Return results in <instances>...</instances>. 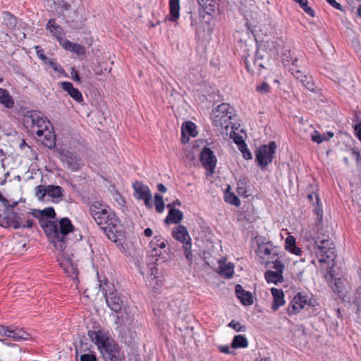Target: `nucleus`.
I'll use <instances>...</instances> for the list:
<instances>
[{
    "label": "nucleus",
    "mask_w": 361,
    "mask_h": 361,
    "mask_svg": "<svg viewBox=\"0 0 361 361\" xmlns=\"http://www.w3.org/2000/svg\"><path fill=\"white\" fill-rule=\"evenodd\" d=\"M30 214L39 219V224L56 249L63 250L67 247V235L73 231V226L68 218H62L59 223L47 220L44 217L54 219L56 216L53 207L42 210L34 209Z\"/></svg>",
    "instance_id": "1"
},
{
    "label": "nucleus",
    "mask_w": 361,
    "mask_h": 361,
    "mask_svg": "<svg viewBox=\"0 0 361 361\" xmlns=\"http://www.w3.org/2000/svg\"><path fill=\"white\" fill-rule=\"evenodd\" d=\"M314 245L317 250L316 255L320 271L324 272L328 280L332 276L331 269H334L336 257L335 245L332 240L325 235H318L314 240Z\"/></svg>",
    "instance_id": "2"
},
{
    "label": "nucleus",
    "mask_w": 361,
    "mask_h": 361,
    "mask_svg": "<svg viewBox=\"0 0 361 361\" xmlns=\"http://www.w3.org/2000/svg\"><path fill=\"white\" fill-rule=\"evenodd\" d=\"M87 336L98 347L105 361H121L118 345L102 331H88Z\"/></svg>",
    "instance_id": "3"
},
{
    "label": "nucleus",
    "mask_w": 361,
    "mask_h": 361,
    "mask_svg": "<svg viewBox=\"0 0 361 361\" xmlns=\"http://www.w3.org/2000/svg\"><path fill=\"white\" fill-rule=\"evenodd\" d=\"M116 313L118 314L115 319L116 330L118 332V336L126 344H130L136 336V332L133 326V316L128 311L127 307H124V310Z\"/></svg>",
    "instance_id": "4"
},
{
    "label": "nucleus",
    "mask_w": 361,
    "mask_h": 361,
    "mask_svg": "<svg viewBox=\"0 0 361 361\" xmlns=\"http://www.w3.org/2000/svg\"><path fill=\"white\" fill-rule=\"evenodd\" d=\"M235 116V109L228 104L223 103L212 111L211 118L214 126L227 130Z\"/></svg>",
    "instance_id": "5"
},
{
    "label": "nucleus",
    "mask_w": 361,
    "mask_h": 361,
    "mask_svg": "<svg viewBox=\"0 0 361 361\" xmlns=\"http://www.w3.org/2000/svg\"><path fill=\"white\" fill-rule=\"evenodd\" d=\"M66 247L59 250L57 256V261L61 268L63 269L65 273L73 279L77 277L78 274V259L75 255L69 250H66Z\"/></svg>",
    "instance_id": "6"
},
{
    "label": "nucleus",
    "mask_w": 361,
    "mask_h": 361,
    "mask_svg": "<svg viewBox=\"0 0 361 361\" xmlns=\"http://www.w3.org/2000/svg\"><path fill=\"white\" fill-rule=\"evenodd\" d=\"M105 224H98L107 235L108 238L115 243L119 240V238L123 236L122 226L120 220L113 212L112 216L106 215L104 217Z\"/></svg>",
    "instance_id": "7"
},
{
    "label": "nucleus",
    "mask_w": 361,
    "mask_h": 361,
    "mask_svg": "<svg viewBox=\"0 0 361 361\" xmlns=\"http://www.w3.org/2000/svg\"><path fill=\"white\" fill-rule=\"evenodd\" d=\"M100 288L105 297L108 307L114 312H118L126 307L123 299L116 293L111 292L112 285L106 280L100 281Z\"/></svg>",
    "instance_id": "8"
},
{
    "label": "nucleus",
    "mask_w": 361,
    "mask_h": 361,
    "mask_svg": "<svg viewBox=\"0 0 361 361\" xmlns=\"http://www.w3.org/2000/svg\"><path fill=\"white\" fill-rule=\"evenodd\" d=\"M288 262L289 257L283 251L274 252L272 255V283L277 285L284 281L283 272L285 264Z\"/></svg>",
    "instance_id": "9"
},
{
    "label": "nucleus",
    "mask_w": 361,
    "mask_h": 361,
    "mask_svg": "<svg viewBox=\"0 0 361 361\" xmlns=\"http://www.w3.org/2000/svg\"><path fill=\"white\" fill-rule=\"evenodd\" d=\"M273 43L276 54L280 56L281 61L285 66H288L290 63L293 66H297L298 59L297 57L293 59L290 49L286 47L282 38L276 39Z\"/></svg>",
    "instance_id": "10"
},
{
    "label": "nucleus",
    "mask_w": 361,
    "mask_h": 361,
    "mask_svg": "<svg viewBox=\"0 0 361 361\" xmlns=\"http://www.w3.org/2000/svg\"><path fill=\"white\" fill-rule=\"evenodd\" d=\"M90 213L97 224H105L104 217L113 216V210L99 201L93 202L90 207Z\"/></svg>",
    "instance_id": "11"
},
{
    "label": "nucleus",
    "mask_w": 361,
    "mask_h": 361,
    "mask_svg": "<svg viewBox=\"0 0 361 361\" xmlns=\"http://www.w3.org/2000/svg\"><path fill=\"white\" fill-rule=\"evenodd\" d=\"M256 162L262 170L271 163V142L259 147L255 151Z\"/></svg>",
    "instance_id": "12"
},
{
    "label": "nucleus",
    "mask_w": 361,
    "mask_h": 361,
    "mask_svg": "<svg viewBox=\"0 0 361 361\" xmlns=\"http://www.w3.org/2000/svg\"><path fill=\"white\" fill-rule=\"evenodd\" d=\"M25 122L31 123V128L33 133L38 128V126L47 125L50 126V121L40 111H31L30 115L25 117Z\"/></svg>",
    "instance_id": "13"
},
{
    "label": "nucleus",
    "mask_w": 361,
    "mask_h": 361,
    "mask_svg": "<svg viewBox=\"0 0 361 361\" xmlns=\"http://www.w3.org/2000/svg\"><path fill=\"white\" fill-rule=\"evenodd\" d=\"M200 161L207 170L212 173L214 171L216 164V158L210 148L204 147L202 149L200 154Z\"/></svg>",
    "instance_id": "14"
},
{
    "label": "nucleus",
    "mask_w": 361,
    "mask_h": 361,
    "mask_svg": "<svg viewBox=\"0 0 361 361\" xmlns=\"http://www.w3.org/2000/svg\"><path fill=\"white\" fill-rule=\"evenodd\" d=\"M309 298L307 295L302 293H298L290 302L288 312L290 314H295L300 312L307 304Z\"/></svg>",
    "instance_id": "15"
},
{
    "label": "nucleus",
    "mask_w": 361,
    "mask_h": 361,
    "mask_svg": "<svg viewBox=\"0 0 361 361\" xmlns=\"http://www.w3.org/2000/svg\"><path fill=\"white\" fill-rule=\"evenodd\" d=\"M38 140L48 148L52 149L56 145V135L54 132V128L47 129L43 131L40 136H37Z\"/></svg>",
    "instance_id": "16"
},
{
    "label": "nucleus",
    "mask_w": 361,
    "mask_h": 361,
    "mask_svg": "<svg viewBox=\"0 0 361 361\" xmlns=\"http://www.w3.org/2000/svg\"><path fill=\"white\" fill-rule=\"evenodd\" d=\"M19 219L20 217L18 216V214L12 212L0 220V225L5 228L12 226L15 229L20 228L21 224L19 222Z\"/></svg>",
    "instance_id": "17"
},
{
    "label": "nucleus",
    "mask_w": 361,
    "mask_h": 361,
    "mask_svg": "<svg viewBox=\"0 0 361 361\" xmlns=\"http://www.w3.org/2000/svg\"><path fill=\"white\" fill-rule=\"evenodd\" d=\"M61 87L77 102H82L83 100L82 93L77 89L75 88L71 82L64 81L60 84Z\"/></svg>",
    "instance_id": "18"
},
{
    "label": "nucleus",
    "mask_w": 361,
    "mask_h": 361,
    "mask_svg": "<svg viewBox=\"0 0 361 361\" xmlns=\"http://www.w3.org/2000/svg\"><path fill=\"white\" fill-rule=\"evenodd\" d=\"M256 254L261 259L260 263L266 265L269 264L271 254L270 245L269 243L259 244L256 250Z\"/></svg>",
    "instance_id": "19"
},
{
    "label": "nucleus",
    "mask_w": 361,
    "mask_h": 361,
    "mask_svg": "<svg viewBox=\"0 0 361 361\" xmlns=\"http://www.w3.org/2000/svg\"><path fill=\"white\" fill-rule=\"evenodd\" d=\"M66 161L72 171H76L83 166L81 158L74 152H68L66 155Z\"/></svg>",
    "instance_id": "20"
},
{
    "label": "nucleus",
    "mask_w": 361,
    "mask_h": 361,
    "mask_svg": "<svg viewBox=\"0 0 361 361\" xmlns=\"http://www.w3.org/2000/svg\"><path fill=\"white\" fill-rule=\"evenodd\" d=\"M321 272L323 274L324 277L325 278L326 282L329 284L330 287L331 288V289L333 290L334 292L338 293H340L342 292V290L345 286V281L341 278L334 277V274L333 273L334 272L333 269H331L332 276L330 279H329L328 280L324 276V272L323 271H321Z\"/></svg>",
    "instance_id": "21"
},
{
    "label": "nucleus",
    "mask_w": 361,
    "mask_h": 361,
    "mask_svg": "<svg viewBox=\"0 0 361 361\" xmlns=\"http://www.w3.org/2000/svg\"><path fill=\"white\" fill-rule=\"evenodd\" d=\"M235 295L244 305H251L253 303L252 294L243 289L240 284L235 286Z\"/></svg>",
    "instance_id": "22"
},
{
    "label": "nucleus",
    "mask_w": 361,
    "mask_h": 361,
    "mask_svg": "<svg viewBox=\"0 0 361 361\" xmlns=\"http://www.w3.org/2000/svg\"><path fill=\"white\" fill-rule=\"evenodd\" d=\"M61 44L66 50L72 51L78 56H82L86 52L85 48L82 45L73 43L66 39H61Z\"/></svg>",
    "instance_id": "23"
},
{
    "label": "nucleus",
    "mask_w": 361,
    "mask_h": 361,
    "mask_svg": "<svg viewBox=\"0 0 361 361\" xmlns=\"http://www.w3.org/2000/svg\"><path fill=\"white\" fill-rule=\"evenodd\" d=\"M173 237L178 241L182 243L188 240H190L191 238L188 233L187 228L183 225L178 226L172 231Z\"/></svg>",
    "instance_id": "24"
},
{
    "label": "nucleus",
    "mask_w": 361,
    "mask_h": 361,
    "mask_svg": "<svg viewBox=\"0 0 361 361\" xmlns=\"http://www.w3.org/2000/svg\"><path fill=\"white\" fill-rule=\"evenodd\" d=\"M310 139L313 142L317 144H321L324 142L329 141L331 138L334 136V133L332 132H326L325 133H320L319 131L316 130H313L310 134Z\"/></svg>",
    "instance_id": "25"
},
{
    "label": "nucleus",
    "mask_w": 361,
    "mask_h": 361,
    "mask_svg": "<svg viewBox=\"0 0 361 361\" xmlns=\"http://www.w3.org/2000/svg\"><path fill=\"white\" fill-rule=\"evenodd\" d=\"M272 297L274 302L272 303V309L277 310L286 303L284 293L281 289L272 288Z\"/></svg>",
    "instance_id": "26"
},
{
    "label": "nucleus",
    "mask_w": 361,
    "mask_h": 361,
    "mask_svg": "<svg viewBox=\"0 0 361 361\" xmlns=\"http://www.w3.org/2000/svg\"><path fill=\"white\" fill-rule=\"evenodd\" d=\"M290 71L293 76L299 80L305 88L310 91L314 90V84L310 78L302 75V73L298 70L294 71L293 69H291Z\"/></svg>",
    "instance_id": "27"
},
{
    "label": "nucleus",
    "mask_w": 361,
    "mask_h": 361,
    "mask_svg": "<svg viewBox=\"0 0 361 361\" xmlns=\"http://www.w3.org/2000/svg\"><path fill=\"white\" fill-rule=\"evenodd\" d=\"M284 246L286 251L296 256H300L302 254V250L296 245V240L293 235H288L286 238Z\"/></svg>",
    "instance_id": "28"
},
{
    "label": "nucleus",
    "mask_w": 361,
    "mask_h": 361,
    "mask_svg": "<svg viewBox=\"0 0 361 361\" xmlns=\"http://www.w3.org/2000/svg\"><path fill=\"white\" fill-rule=\"evenodd\" d=\"M133 188L135 192V197L138 199H143L151 194L148 186L142 184L141 182L136 181L133 184Z\"/></svg>",
    "instance_id": "29"
},
{
    "label": "nucleus",
    "mask_w": 361,
    "mask_h": 361,
    "mask_svg": "<svg viewBox=\"0 0 361 361\" xmlns=\"http://www.w3.org/2000/svg\"><path fill=\"white\" fill-rule=\"evenodd\" d=\"M220 274L224 276L226 279H231L234 274V265L231 262L226 263L225 261H219Z\"/></svg>",
    "instance_id": "30"
},
{
    "label": "nucleus",
    "mask_w": 361,
    "mask_h": 361,
    "mask_svg": "<svg viewBox=\"0 0 361 361\" xmlns=\"http://www.w3.org/2000/svg\"><path fill=\"white\" fill-rule=\"evenodd\" d=\"M183 218V214L181 211L178 209L171 208L169 211L168 216L165 219V222L166 224H178L182 221Z\"/></svg>",
    "instance_id": "31"
},
{
    "label": "nucleus",
    "mask_w": 361,
    "mask_h": 361,
    "mask_svg": "<svg viewBox=\"0 0 361 361\" xmlns=\"http://www.w3.org/2000/svg\"><path fill=\"white\" fill-rule=\"evenodd\" d=\"M169 20L176 22L179 18L180 0H169Z\"/></svg>",
    "instance_id": "32"
},
{
    "label": "nucleus",
    "mask_w": 361,
    "mask_h": 361,
    "mask_svg": "<svg viewBox=\"0 0 361 361\" xmlns=\"http://www.w3.org/2000/svg\"><path fill=\"white\" fill-rule=\"evenodd\" d=\"M6 336L11 338L16 341H26L30 338L29 334L27 333L26 331H25L22 329H16L14 330H10L8 331V334H6Z\"/></svg>",
    "instance_id": "33"
},
{
    "label": "nucleus",
    "mask_w": 361,
    "mask_h": 361,
    "mask_svg": "<svg viewBox=\"0 0 361 361\" xmlns=\"http://www.w3.org/2000/svg\"><path fill=\"white\" fill-rule=\"evenodd\" d=\"M47 29L61 42L62 39V27L56 23V20L54 18H51L48 21L47 24Z\"/></svg>",
    "instance_id": "34"
},
{
    "label": "nucleus",
    "mask_w": 361,
    "mask_h": 361,
    "mask_svg": "<svg viewBox=\"0 0 361 361\" xmlns=\"http://www.w3.org/2000/svg\"><path fill=\"white\" fill-rule=\"evenodd\" d=\"M0 103L5 107L10 109L14 106V101L8 91L0 87Z\"/></svg>",
    "instance_id": "35"
},
{
    "label": "nucleus",
    "mask_w": 361,
    "mask_h": 361,
    "mask_svg": "<svg viewBox=\"0 0 361 361\" xmlns=\"http://www.w3.org/2000/svg\"><path fill=\"white\" fill-rule=\"evenodd\" d=\"M181 134H188V136L196 137L198 134L196 130V126L192 121H186L183 123L181 127Z\"/></svg>",
    "instance_id": "36"
},
{
    "label": "nucleus",
    "mask_w": 361,
    "mask_h": 361,
    "mask_svg": "<svg viewBox=\"0 0 361 361\" xmlns=\"http://www.w3.org/2000/svg\"><path fill=\"white\" fill-rule=\"evenodd\" d=\"M264 55L262 54L260 51H257V58L255 61L256 66H258L259 68H268L269 66V55L267 54L266 56V60L263 61Z\"/></svg>",
    "instance_id": "37"
},
{
    "label": "nucleus",
    "mask_w": 361,
    "mask_h": 361,
    "mask_svg": "<svg viewBox=\"0 0 361 361\" xmlns=\"http://www.w3.org/2000/svg\"><path fill=\"white\" fill-rule=\"evenodd\" d=\"M47 195L49 197L59 198L63 196V188L59 185H49L47 187Z\"/></svg>",
    "instance_id": "38"
},
{
    "label": "nucleus",
    "mask_w": 361,
    "mask_h": 361,
    "mask_svg": "<svg viewBox=\"0 0 361 361\" xmlns=\"http://www.w3.org/2000/svg\"><path fill=\"white\" fill-rule=\"evenodd\" d=\"M248 345L247 338L243 335H236L234 336L232 342L233 348H245Z\"/></svg>",
    "instance_id": "39"
},
{
    "label": "nucleus",
    "mask_w": 361,
    "mask_h": 361,
    "mask_svg": "<svg viewBox=\"0 0 361 361\" xmlns=\"http://www.w3.org/2000/svg\"><path fill=\"white\" fill-rule=\"evenodd\" d=\"M4 23L10 30H13L16 27L17 24V20L14 16L10 13H5L3 17Z\"/></svg>",
    "instance_id": "40"
},
{
    "label": "nucleus",
    "mask_w": 361,
    "mask_h": 361,
    "mask_svg": "<svg viewBox=\"0 0 361 361\" xmlns=\"http://www.w3.org/2000/svg\"><path fill=\"white\" fill-rule=\"evenodd\" d=\"M199 4L206 10L207 13L212 15L215 11L214 0H197Z\"/></svg>",
    "instance_id": "41"
},
{
    "label": "nucleus",
    "mask_w": 361,
    "mask_h": 361,
    "mask_svg": "<svg viewBox=\"0 0 361 361\" xmlns=\"http://www.w3.org/2000/svg\"><path fill=\"white\" fill-rule=\"evenodd\" d=\"M224 199L225 202L234 206L238 207L240 204L239 198L234 193L228 192H226Z\"/></svg>",
    "instance_id": "42"
},
{
    "label": "nucleus",
    "mask_w": 361,
    "mask_h": 361,
    "mask_svg": "<svg viewBox=\"0 0 361 361\" xmlns=\"http://www.w3.org/2000/svg\"><path fill=\"white\" fill-rule=\"evenodd\" d=\"M355 302L356 303V305L357 306V312H356L357 321L359 323L361 324V286H360V288L357 289V290L356 292Z\"/></svg>",
    "instance_id": "43"
},
{
    "label": "nucleus",
    "mask_w": 361,
    "mask_h": 361,
    "mask_svg": "<svg viewBox=\"0 0 361 361\" xmlns=\"http://www.w3.org/2000/svg\"><path fill=\"white\" fill-rule=\"evenodd\" d=\"M46 64L49 65L54 71H56L59 73H61L66 77L68 76V75L66 74V73L65 70L63 68V67L58 63L55 62L54 59H49L46 62Z\"/></svg>",
    "instance_id": "44"
},
{
    "label": "nucleus",
    "mask_w": 361,
    "mask_h": 361,
    "mask_svg": "<svg viewBox=\"0 0 361 361\" xmlns=\"http://www.w3.org/2000/svg\"><path fill=\"white\" fill-rule=\"evenodd\" d=\"M55 5L56 10L61 11H67L69 7V0H51Z\"/></svg>",
    "instance_id": "45"
},
{
    "label": "nucleus",
    "mask_w": 361,
    "mask_h": 361,
    "mask_svg": "<svg viewBox=\"0 0 361 361\" xmlns=\"http://www.w3.org/2000/svg\"><path fill=\"white\" fill-rule=\"evenodd\" d=\"M191 246H192L191 240L186 241L185 243H183V245L185 257L190 263H192V250H191Z\"/></svg>",
    "instance_id": "46"
},
{
    "label": "nucleus",
    "mask_w": 361,
    "mask_h": 361,
    "mask_svg": "<svg viewBox=\"0 0 361 361\" xmlns=\"http://www.w3.org/2000/svg\"><path fill=\"white\" fill-rule=\"evenodd\" d=\"M316 204L314 207V212L317 215V220L321 222L323 217V209L318 196H315Z\"/></svg>",
    "instance_id": "47"
},
{
    "label": "nucleus",
    "mask_w": 361,
    "mask_h": 361,
    "mask_svg": "<svg viewBox=\"0 0 361 361\" xmlns=\"http://www.w3.org/2000/svg\"><path fill=\"white\" fill-rule=\"evenodd\" d=\"M154 204L157 212L159 213H161L164 209V202L163 200V197L161 195L155 194Z\"/></svg>",
    "instance_id": "48"
},
{
    "label": "nucleus",
    "mask_w": 361,
    "mask_h": 361,
    "mask_svg": "<svg viewBox=\"0 0 361 361\" xmlns=\"http://www.w3.org/2000/svg\"><path fill=\"white\" fill-rule=\"evenodd\" d=\"M47 194V187L39 185L35 188V196L39 200H43L44 196Z\"/></svg>",
    "instance_id": "49"
},
{
    "label": "nucleus",
    "mask_w": 361,
    "mask_h": 361,
    "mask_svg": "<svg viewBox=\"0 0 361 361\" xmlns=\"http://www.w3.org/2000/svg\"><path fill=\"white\" fill-rule=\"evenodd\" d=\"M36 54L39 59H40L44 63L49 59L44 54V49L39 45L35 47Z\"/></svg>",
    "instance_id": "50"
},
{
    "label": "nucleus",
    "mask_w": 361,
    "mask_h": 361,
    "mask_svg": "<svg viewBox=\"0 0 361 361\" xmlns=\"http://www.w3.org/2000/svg\"><path fill=\"white\" fill-rule=\"evenodd\" d=\"M228 326L233 328L238 332L245 331L246 329L245 326L241 325L239 322H237L235 320H232L228 324Z\"/></svg>",
    "instance_id": "51"
},
{
    "label": "nucleus",
    "mask_w": 361,
    "mask_h": 361,
    "mask_svg": "<svg viewBox=\"0 0 361 361\" xmlns=\"http://www.w3.org/2000/svg\"><path fill=\"white\" fill-rule=\"evenodd\" d=\"M234 142L238 145V148H243L245 147V144H246L243 139V137L239 135L238 134L234 133V136L233 137Z\"/></svg>",
    "instance_id": "52"
},
{
    "label": "nucleus",
    "mask_w": 361,
    "mask_h": 361,
    "mask_svg": "<svg viewBox=\"0 0 361 361\" xmlns=\"http://www.w3.org/2000/svg\"><path fill=\"white\" fill-rule=\"evenodd\" d=\"M238 149L241 152V153L243 154V157H244V159H245L247 160L252 159V153L247 149V147L246 144H245V147H243V148L239 147Z\"/></svg>",
    "instance_id": "53"
},
{
    "label": "nucleus",
    "mask_w": 361,
    "mask_h": 361,
    "mask_svg": "<svg viewBox=\"0 0 361 361\" xmlns=\"http://www.w3.org/2000/svg\"><path fill=\"white\" fill-rule=\"evenodd\" d=\"M80 361H97V358L93 353L91 354H82L80 357Z\"/></svg>",
    "instance_id": "54"
},
{
    "label": "nucleus",
    "mask_w": 361,
    "mask_h": 361,
    "mask_svg": "<svg viewBox=\"0 0 361 361\" xmlns=\"http://www.w3.org/2000/svg\"><path fill=\"white\" fill-rule=\"evenodd\" d=\"M300 7L303 9V11L307 14H308L311 17L314 16V12L313 11V9L311 7L308 6V5H307V0L306 1H305L303 4H302L300 5Z\"/></svg>",
    "instance_id": "55"
},
{
    "label": "nucleus",
    "mask_w": 361,
    "mask_h": 361,
    "mask_svg": "<svg viewBox=\"0 0 361 361\" xmlns=\"http://www.w3.org/2000/svg\"><path fill=\"white\" fill-rule=\"evenodd\" d=\"M152 240L155 241V247L159 249H164L166 247V243L164 241H161L160 235H155Z\"/></svg>",
    "instance_id": "56"
},
{
    "label": "nucleus",
    "mask_w": 361,
    "mask_h": 361,
    "mask_svg": "<svg viewBox=\"0 0 361 361\" xmlns=\"http://www.w3.org/2000/svg\"><path fill=\"white\" fill-rule=\"evenodd\" d=\"M257 91L260 93H267L269 91V85L267 82H264L257 87Z\"/></svg>",
    "instance_id": "57"
},
{
    "label": "nucleus",
    "mask_w": 361,
    "mask_h": 361,
    "mask_svg": "<svg viewBox=\"0 0 361 361\" xmlns=\"http://www.w3.org/2000/svg\"><path fill=\"white\" fill-rule=\"evenodd\" d=\"M150 247H152L151 255L152 256H160L161 250H159L157 247H155V241L152 240L149 243Z\"/></svg>",
    "instance_id": "58"
},
{
    "label": "nucleus",
    "mask_w": 361,
    "mask_h": 361,
    "mask_svg": "<svg viewBox=\"0 0 361 361\" xmlns=\"http://www.w3.org/2000/svg\"><path fill=\"white\" fill-rule=\"evenodd\" d=\"M52 127H53V126L51 123H50V126H47V125L38 126V128L36 129V130L34 133H36L37 136H40L43 131H45V130H47V129H49Z\"/></svg>",
    "instance_id": "59"
},
{
    "label": "nucleus",
    "mask_w": 361,
    "mask_h": 361,
    "mask_svg": "<svg viewBox=\"0 0 361 361\" xmlns=\"http://www.w3.org/2000/svg\"><path fill=\"white\" fill-rule=\"evenodd\" d=\"M71 75L72 79L78 82H80V78L79 76L78 72L75 69L74 67L71 68Z\"/></svg>",
    "instance_id": "60"
},
{
    "label": "nucleus",
    "mask_w": 361,
    "mask_h": 361,
    "mask_svg": "<svg viewBox=\"0 0 361 361\" xmlns=\"http://www.w3.org/2000/svg\"><path fill=\"white\" fill-rule=\"evenodd\" d=\"M354 130L356 137L361 142V123H357L354 126Z\"/></svg>",
    "instance_id": "61"
},
{
    "label": "nucleus",
    "mask_w": 361,
    "mask_h": 361,
    "mask_svg": "<svg viewBox=\"0 0 361 361\" xmlns=\"http://www.w3.org/2000/svg\"><path fill=\"white\" fill-rule=\"evenodd\" d=\"M145 202V204L148 208H152L153 207V202L152 199V194L147 195L145 198L142 199Z\"/></svg>",
    "instance_id": "62"
},
{
    "label": "nucleus",
    "mask_w": 361,
    "mask_h": 361,
    "mask_svg": "<svg viewBox=\"0 0 361 361\" xmlns=\"http://www.w3.org/2000/svg\"><path fill=\"white\" fill-rule=\"evenodd\" d=\"M331 6H333L334 8L338 9V10H340V11H343V7L342 6L338 3L336 0H326Z\"/></svg>",
    "instance_id": "63"
},
{
    "label": "nucleus",
    "mask_w": 361,
    "mask_h": 361,
    "mask_svg": "<svg viewBox=\"0 0 361 361\" xmlns=\"http://www.w3.org/2000/svg\"><path fill=\"white\" fill-rule=\"evenodd\" d=\"M33 225H34V220L30 218H27L25 221V224H21V228H30L33 226Z\"/></svg>",
    "instance_id": "64"
}]
</instances>
